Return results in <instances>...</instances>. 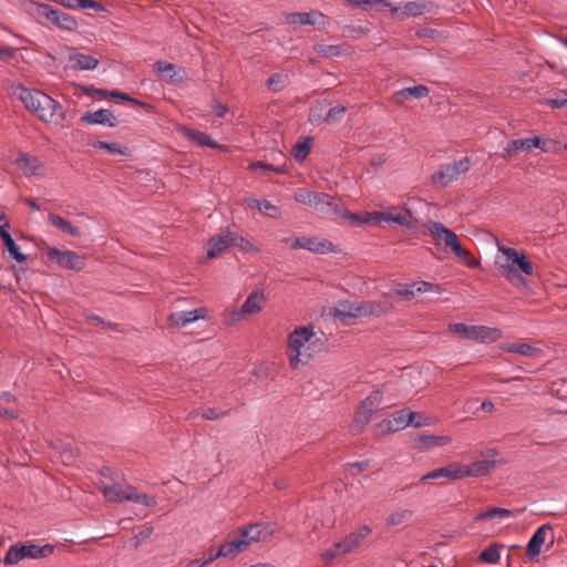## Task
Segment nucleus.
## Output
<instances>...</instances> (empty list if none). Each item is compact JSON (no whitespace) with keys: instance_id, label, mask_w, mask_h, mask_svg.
<instances>
[{"instance_id":"obj_1","label":"nucleus","mask_w":567,"mask_h":567,"mask_svg":"<svg viewBox=\"0 0 567 567\" xmlns=\"http://www.w3.org/2000/svg\"><path fill=\"white\" fill-rule=\"evenodd\" d=\"M348 311L340 310L339 315L343 318H358L363 316H382L390 313L394 309L392 295L385 293L381 300L362 301L360 303L348 305Z\"/></svg>"},{"instance_id":"obj_2","label":"nucleus","mask_w":567,"mask_h":567,"mask_svg":"<svg viewBox=\"0 0 567 567\" xmlns=\"http://www.w3.org/2000/svg\"><path fill=\"white\" fill-rule=\"evenodd\" d=\"M311 337H313V330L311 326L308 327H297L290 334H289V348L292 352L289 354L290 365L293 369H297L299 364L306 365L309 363L312 355H307V360L301 359V348L305 346L306 342H309Z\"/></svg>"},{"instance_id":"obj_3","label":"nucleus","mask_w":567,"mask_h":567,"mask_svg":"<svg viewBox=\"0 0 567 567\" xmlns=\"http://www.w3.org/2000/svg\"><path fill=\"white\" fill-rule=\"evenodd\" d=\"M45 262L48 265L55 262L62 269L80 271L85 267V257L75 251L47 246Z\"/></svg>"},{"instance_id":"obj_4","label":"nucleus","mask_w":567,"mask_h":567,"mask_svg":"<svg viewBox=\"0 0 567 567\" xmlns=\"http://www.w3.org/2000/svg\"><path fill=\"white\" fill-rule=\"evenodd\" d=\"M470 169V159L464 157L451 164L441 165L440 169L431 176L432 185L435 188H444L461 174Z\"/></svg>"},{"instance_id":"obj_5","label":"nucleus","mask_w":567,"mask_h":567,"mask_svg":"<svg viewBox=\"0 0 567 567\" xmlns=\"http://www.w3.org/2000/svg\"><path fill=\"white\" fill-rule=\"evenodd\" d=\"M38 16L44 17L54 27L65 31H76L78 21L74 17L58 9H53L47 3L38 2Z\"/></svg>"},{"instance_id":"obj_6","label":"nucleus","mask_w":567,"mask_h":567,"mask_svg":"<svg viewBox=\"0 0 567 567\" xmlns=\"http://www.w3.org/2000/svg\"><path fill=\"white\" fill-rule=\"evenodd\" d=\"M266 297L262 290H254L246 299L240 309H235L229 315L227 324L240 321L245 316H254L262 310Z\"/></svg>"},{"instance_id":"obj_7","label":"nucleus","mask_w":567,"mask_h":567,"mask_svg":"<svg viewBox=\"0 0 567 567\" xmlns=\"http://www.w3.org/2000/svg\"><path fill=\"white\" fill-rule=\"evenodd\" d=\"M64 118L61 105L48 94L38 90V120L59 123Z\"/></svg>"},{"instance_id":"obj_8","label":"nucleus","mask_w":567,"mask_h":567,"mask_svg":"<svg viewBox=\"0 0 567 567\" xmlns=\"http://www.w3.org/2000/svg\"><path fill=\"white\" fill-rule=\"evenodd\" d=\"M394 210V208H391L388 212H373L372 216H374V224L386 221L395 223L406 227L408 229L416 228L419 219L410 209L405 208L403 213H395Z\"/></svg>"},{"instance_id":"obj_9","label":"nucleus","mask_w":567,"mask_h":567,"mask_svg":"<svg viewBox=\"0 0 567 567\" xmlns=\"http://www.w3.org/2000/svg\"><path fill=\"white\" fill-rule=\"evenodd\" d=\"M423 226L431 231L436 245H440V240L442 239L445 247L450 248L452 252L461 245L457 235L442 223L429 220L426 224H423Z\"/></svg>"},{"instance_id":"obj_10","label":"nucleus","mask_w":567,"mask_h":567,"mask_svg":"<svg viewBox=\"0 0 567 567\" xmlns=\"http://www.w3.org/2000/svg\"><path fill=\"white\" fill-rule=\"evenodd\" d=\"M47 444L62 458V462L70 463L75 460L78 450L74 447L72 439H50Z\"/></svg>"},{"instance_id":"obj_11","label":"nucleus","mask_w":567,"mask_h":567,"mask_svg":"<svg viewBox=\"0 0 567 567\" xmlns=\"http://www.w3.org/2000/svg\"><path fill=\"white\" fill-rule=\"evenodd\" d=\"M498 250L512 260L511 265L517 268L524 275L530 276L534 272L533 264L528 260L524 252H519L517 249L506 246H498Z\"/></svg>"},{"instance_id":"obj_12","label":"nucleus","mask_w":567,"mask_h":567,"mask_svg":"<svg viewBox=\"0 0 567 567\" xmlns=\"http://www.w3.org/2000/svg\"><path fill=\"white\" fill-rule=\"evenodd\" d=\"M324 16L318 11L311 12H291L286 14V21L289 24H300V25H313L320 29L324 25Z\"/></svg>"},{"instance_id":"obj_13","label":"nucleus","mask_w":567,"mask_h":567,"mask_svg":"<svg viewBox=\"0 0 567 567\" xmlns=\"http://www.w3.org/2000/svg\"><path fill=\"white\" fill-rule=\"evenodd\" d=\"M323 195L324 198H320V200H318L316 209L327 215L332 220H339L344 208L342 200L340 198H334L327 193H323Z\"/></svg>"},{"instance_id":"obj_14","label":"nucleus","mask_w":567,"mask_h":567,"mask_svg":"<svg viewBox=\"0 0 567 567\" xmlns=\"http://www.w3.org/2000/svg\"><path fill=\"white\" fill-rule=\"evenodd\" d=\"M7 91L10 96L21 101L27 110L31 113H35V102L32 90L25 87L22 83L14 82L8 85Z\"/></svg>"},{"instance_id":"obj_15","label":"nucleus","mask_w":567,"mask_h":567,"mask_svg":"<svg viewBox=\"0 0 567 567\" xmlns=\"http://www.w3.org/2000/svg\"><path fill=\"white\" fill-rule=\"evenodd\" d=\"M24 558H35V545H12L7 551L3 563L6 565H14Z\"/></svg>"},{"instance_id":"obj_16","label":"nucleus","mask_w":567,"mask_h":567,"mask_svg":"<svg viewBox=\"0 0 567 567\" xmlns=\"http://www.w3.org/2000/svg\"><path fill=\"white\" fill-rule=\"evenodd\" d=\"M271 530H268L267 526L260 523L256 524H249L246 526H243L238 529V534L248 542V546L252 542H264L266 540L270 535Z\"/></svg>"},{"instance_id":"obj_17","label":"nucleus","mask_w":567,"mask_h":567,"mask_svg":"<svg viewBox=\"0 0 567 567\" xmlns=\"http://www.w3.org/2000/svg\"><path fill=\"white\" fill-rule=\"evenodd\" d=\"M551 530V526L549 524H545L538 527L533 534L526 547V555L530 560L540 554L542 546L545 544L547 533Z\"/></svg>"},{"instance_id":"obj_18","label":"nucleus","mask_w":567,"mask_h":567,"mask_svg":"<svg viewBox=\"0 0 567 567\" xmlns=\"http://www.w3.org/2000/svg\"><path fill=\"white\" fill-rule=\"evenodd\" d=\"M496 466V462L495 461H491V460H482V461H477V462H473L472 464H468V465H462L461 464V475H462V478L464 477H480V476H485V475H488L492 470H494Z\"/></svg>"},{"instance_id":"obj_19","label":"nucleus","mask_w":567,"mask_h":567,"mask_svg":"<svg viewBox=\"0 0 567 567\" xmlns=\"http://www.w3.org/2000/svg\"><path fill=\"white\" fill-rule=\"evenodd\" d=\"M207 309L204 307L190 311L175 312L168 316V321L172 326H186L198 319H205L207 317Z\"/></svg>"},{"instance_id":"obj_20","label":"nucleus","mask_w":567,"mask_h":567,"mask_svg":"<svg viewBox=\"0 0 567 567\" xmlns=\"http://www.w3.org/2000/svg\"><path fill=\"white\" fill-rule=\"evenodd\" d=\"M441 477L449 480H461V464L457 462H452L444 467L435 468L432 472H429L427 474L423 475L421 477V482L425 483L429 480H436Z\"/></svg>"},{"instance_id":"obj_21","label":"nucleus","mask_w":567,"mask_h":567,"mask_svg":"<svg viewBox=\"0 0 567 567\" xmlns=\"http://www.w3.org/2000/svg\"><path fill=\"white\" fill-rule=\"evenodd\" d=\"M430 94V89L425 85L419 84L415 86L404 87L391 96V102L402 105L406 99H422Z\"/></svg>"},{"instance_id":"obj_22","label":"nucleus","mask_w":567,"mask_h":567,"mask_svg":"<svg viewBox=\"0 0 567 567\" xmlns=\"http://www.w3.org/2000/svg\"><path fill=\"white\" fill-rule=\"evenodd\" d=\"M230 231L224 234H217L209 238L206 244L207 248V258L214 259L220 254H223L227 248L231 247L230 245Z\"/></svg>"},{"instance_id":"obj_23","label":"nucleus","mask_w":567,"mask_h":567,"mask_svg":"<svg viewBox=\"0 0 567 567\" xmlns=\"http://www.w3.org/2000/svg\"><path fill=\"white\" fill-rule=\"evenodd\" d=\"M182 131H183L184 135L189 141L194 142L195 144H197L199 146H207V147H210L214 150H221V151H225L227 148L225 145H221V144L217 143L216 141L212 140L210 136L208 134H206L205 132L189 128L186 126H183Z\"/></svg>"},{"instance_id":"obj_24","label":"nucleus","mask_w":567,"mask_h":567,"mask_svg":"<svg viewBox=\"0 0 567 567\" xmlns=\"http://www.w3.org/2000/svg\"><path fill=\"white\" fill-rule=\"evenodd\" d=\"M154 71L158 74H164V79L172 84H179L184 81V76L181 73H185L182 69H178L175 64L156 61L153 65Z\"/></svg>"},{"instance_id":"obj_25","label":"nucleus","mask_w":567,"mask_h":567,"mask_svg":"<svg viewBox=\"0 0 567 567\" xmlns=\"http://www.w3.org/2000/svg\"><path fill=\"white\" fill-rule=\"evenodd\" d=\"M248 548V542H246L239 534L238 536L229 542L224 543L218 550L215 553V559L219 557H234L239 553Z\"/></svg>"},{"instance_id":"obj_26","label":"nucleus","mask_w":567,"mask_h":567,"mask_svg":"<svg viewBox=\"0 0 567 567\" xmlns=\"http://www.w3.org/2000/svg\"><path fill=\"white\" fill-rule=\"evenodd\" d=\"M81 122L87 124H107L111 127L116 126V117L110 110L100 109L96 112H87L81 116Z\"/></svg>"},{"instance_id":"obj_27","label":"nucleus","mask_w":567,"mask_h":567,"mask_svg":"<svg viewBox=\"0 0 567 567\" xmlns=\"http://www.w3.org/2000/svg\"><path fill=\"white\" fill-rule=\"evenodd\" d=\"M422 419V413L419 412H410L405 409L396 411L393 414V424L396 431L404 429L408 425H412L414 427L424 426V422H414V419Z\"/></svg>"},{"instance_id":"obj_28","label":"nucleus","mask_w":567,"mask_h":567,"mask_svg":"<svg viewBox=\"0 0 567 567\" xmlns=\"http://www.w3.org/2000/svg\"><path fill=\"white\" fill-rule=\"evenodd\" d=\"M374 411L364 405L362 402L359 404L352 424H351V432L353 434H359L363 431V429L368 425L370 422L371 416L373 415Z\"/></svg>"},{"instance_id":"obj_29","label":"nucleus","mask_w":567,"mask_h":567,"mask_svg":"<svg viewBox=\"0 0 567 567\" xmlns=\"http://www.w3.org/2000/svg\"><path fill=\"white\" fill-rule=\"evenodd\" d=\"M303 249L316 254H327L336 251L334 245L328 239H318L317 237H303Z\"/></svg>"},{"instance_id":"obj_30","label":"nucleus","mask_w":567,"mask_h":567,"mask_svg":"<svg viewBox=\"0 0 567 567\" xmlns=\"http://www.w3.org/2000/svg\"><path fill=\"white\" fill-rule=\"evenodd\" d=\"M70 61L73 62L74 70H94L99 65V60L93 55L74 52L70 54Z\"/></svg>"},{"instance_id":"obj_31","label":"nucleus","mask_w":567,"mask_h":567,"mask_svg":"<svg viewBox=\"0 0 567 567\" xmlns=\"http://www.w3.org/2000/svg\"><path fill=\"white\" fill-rule=\"evenodd\" d=\"M48 219L52 226L56 227L62 233L69 234V235L75 236V237L81 236L80 229L76 226L72 225L69 220L64 219L63 217L51 213V214H49Z\"/></svg>"},{"instance_id":"obj_32","label":"nucleus","mask_w":567,"mask_h":567,"mask_svg":"<svg viewBox=\"0 0 567 567\" xmlns=\"http://www.w3.org/2000/svg\"><path fill=\"white\" fill-rule=\"evenodd\" d=\"M373 212L364 213V214H358V213H351L347 208H343V212L341 214L340 219L342 220H349L350 225H368V224H374V216Z\"/></svg>"},{"instance_id":"obj_33","label":"nucleus","mask_w":567,"mask_h":567,"mask_svg":"<svg viewBox=\"0 0 567 567\" xmlns=\"http://www.w3.org/2000/svg\"><path fill=\"white\" fill-rule=\"evenodd\" d=\"M520 151H530L527 138L512 140L507 143V146L501 157L505 161H511L512 157Z\"/></svg>"},{"instance_id":"obj_34","label":"nucleus","mask_w":567,"mask_h":567,"mask_svg":"<svg viewBox=\"0 0 567 567\" xmlns=\"http://www.w3.org/2000/svg\"><path fill=\"white\" fill-rule=\"evenodd\" d=\"M451 442L450 436H440V435H419L416 439V444L419 449H430L433 446H442L446 445Z\"/></svg>"},{"instance_id":"obj_35","label":"nucleus","mask_w":567,"mask_h":567,"mask_svg":"<svg viewBox=\"0 0 567 567\" xmlns=\"http://www.w3.org/2000/svg\"><path fill=\"white\" fill-rule=\"evenodd\" d=\"M312 143L313 138L310 136L305 137L302 141L299 140L291 151V155L293 156V158L297 162H303L311 151Z\"/></svg>"},{"instance_id":"obj_36","label":"nucleus","mask_w":567,"mask_h":567,"mask_svg":"<svg viewBox=\"0 0 567 567\" xmlns=\"http://www.w3.org/2000/svg\"><path fill=\"white\" fill-rule=\"evenodd\" d=\"M502 275L514 286H527V280L524 278V274L517 270L514 265H503Z\"/></svg>"},{"instance_id":"obj_37","label":"nucleus","mask_w":567,"mask_h":567,"mask_svg":"<svg viewBox=\"0 0 567 567\" xmlns=\"http://www.w3.org/2000/svg\"><path fill=\"white\" fill-rule=\"evenodd\" d=\"M477 338L480 342H495L502 337V331L498 328H489L485 326H476Z\"/></svg>"},{"instance_id":"obj_38","label":"nucleus","mask_w":567,"mask_h":567,"mask_svg":"<svg viewBox=\"0 0 567 567\" xmlns=\"http://www.w3.org/2000/svg\"><path fill=\"white\" fill-rule=\"evenodd\" d=\"M295 197L298 203H301L303 205H308L310 207L316 208V206L318 205V200H320V198H324V195H323V193H319V192L299 189L296 193Z\"/></svg>"},{"instance_id":"obj_39","label":"nucleus","mask_w":567,"mask_h":567,"mask_svg":"<svg viewBox=\"0 0 567 567\" xmlns=\"http://www.w3.org/2000/svg\"><path fill=\"white\" fill-rule=\"evenodd\" d=\"M449 329L455 334H460L464 340H476V326H466L465 323H450Z\"/></svg>"},{"instance_id":"obj_40","label":"nucleus","mask_w":567,"mask_h":567,"mask_svg":"<svg viewBox=\"0 0 567 567\" xmlns=\"http://www.w3.org/2000/svg\"><path fill=\"white\" fill-rule=\"evenodd\" d=\"M1 238L11 258L16 259L18 262H23L27 260V255L21 252L20 247L17 245L10 233L3 234V237Z\"/></svg>"},{"instance_id":"obj_41","label":"nucleus","mask_w":567,"mask_h":567,"mask_svg":"<svg viewBox=\"0 0 567 567\" xmlns=\"http://www.w3.org/2000/svg\"><path fill=\"white\" fill-rule=\"evenodd\" d=\"M501 349L506 352L516 353L524 357H533L538 351V349L528 343H508L503 344Z\"/></svg>"},{"instance_id":"obj_42","label":"nucleus","mask_w":567,"mask_h":567,"mask_svg":"<svg viewBox=\"0 0 567 567\" xmlns=\"http://www.w3.org/2000/svg\"><path fill=\"white\" fill-rule=\"evenodd\" d=\"M512 516V511L501 507H489L486 511L480 513L475 519L476 520H488L493 518H504Z\"/></svg>"},{"instance_id":"obj_43","label":"nucleus","mask_w":567,"mask_h":567,"mask_svg":"<svg viewBox=\"0 0 567 567\" xmlns=\"http://www.w3.org/2000/svg\"><path fill=\"white\" fill-rule=\"evenodd\" d=\"M230 245L237 247L241 251H258V249L246 238L236 231H230Z\"/></svg>"},{"instance_id":"obj_44","label":"nucleus","mask_w":567,"mask_h":567,"mask_svg":"<svg viewBox=\"0 0 567 567\" xmlns=\"http://www.w3.org/2000/svg\"><path fill=\"white\" fill-rule=\"evenodd\" d=\"M92 146L97 147L100 150H105L111 154H120V155H124V156H127L130 154L128 147H122L116 142L109 143V142H104V141H97L95 143H93Z\"/></svg>"},{"instance_id":"obj_45","label":"nucleus","mask_w":567,"mask_h":567,"mask_svg":"<svg viewBox=\"0 0 567 567\" xmlns=\"http://www.w3.org/2000/svg\"><path fill=\"white\" fill-rule=\"evenodd\" d=\"M466 266L471 269H476L481 266L480 260L475 259L473 255L462 246V244L453 251Z\"/></svg>"},{"instance_id":"obj_46","label":"nucleus","mask_w":567,"mask_h":567,"mask_svg":"<svg viewBox=\"0 0 567 567\" xmlns=\"http://www.w3.org/2000/svg\"><path fill=\"white\" fill-rule=\"evenodd\" d=\"M412 516H413V511H411V509H401V511L392 513L386 518L385 524L389 527L390 526L401 525V524L405 523L406 520H409Z\"/></svg>"},{"instance_id":"obj_47","label":"nucleus","mask_w":567,"mask_h":567,"mask_svg":"<svg viewBox=\"0 0 567 567\" xmlns=\"http://www.w3.org/2000/svg\"><path fill=\"white\" fill-rule=\"evenodd\" d=\"M478 559L486 564H496L499 560V551L497 545H492L481 551Z\"/></svg>"},{"instance_id":"obj_48","label":"nucleus","mask_w":567,"mask_h":567,"mask_svg":"<svg viewBox=\"0 0 567 567\" xmlns=\"http://www.w3.org/2000/svg\"><path fill=\"white\" fill-rule=\"evenodd\" d=\"M313 50L320 54L322 58H331L338 56L341 54V45H332V44H316Z\"/></svg>"},{"instance_id":"obj_49","label":"nucleus","mask_w":567,"mask_h":567,"mask_svg":"<svg viewBox=\"0 0 567 567\" xmlns=\"http://www.w3.org/2000/svg\"><path fill=\"white\" fill-rule=\"evenodd\" d=\"M411 288L414 290V296L416 293L427 292V291H434L437 293L443 291V289L441 288L440 285H435V284H432L429 281H423V280L412 282Z\"/></svg>"},{"instance_id":"obj_50","label":"nucleus","mask_w":567,"mask_h":567,"mask_svg":"<svg viewBox=\"0 0 567 567\" xmlns=\"http://www.w3.org/2000/svg\"><path fill=\"white\" fill-rule=\"evenodd\" d=\"M16 163L25 176L35 175V166L31 163L30 157L25 154L21 153Z\"/></svg>"},{"instance_id":"obj_51","label":"nucleus","mask_w":567,"mask_h":567,"mask_svg":"<svg viewBox=\"0 0 567 567\" xmlns=\"http://www.w3.org/2000/svg\"><path fill=\"white\" fill-rule=\"evenodd\" d=\"M66 545L59 543L55 545L47 544L44 546H38V558H47L54 551L64 553Z\"/></svg>"},{"instance_id":"obj_52","label":"nucleus","mask_w":567,"mask_h":567,"mask_svg":"<svg viewBox=\"0 0 567 567\" xmlns=\"http://www.w3.org/2000/svg\"><path fill=\"white\" fill-rule=\"evenodd\" d=\"M390 293L392 297L396 296L403 300H411L414 297V290L411 288V285L406 284H396Z\"/></svg>"},{"instance_id":"obj_53","label":"nucleus","mask_w":567,"mask_h":567,"mask_svg":"<svg viewBox=\"0 0 567 567\" xmlns=\"http://www.w3.org/2000/svg\"><path fill=\"white\" fill-rule=\"evenodd\" d=\"M346 112L347 107L343 105H337L334 107H331L324 117V122H327L328 124H333L340 121Z\"/></svg>"},{"instance_id":"obj_54","label":"nucleus","mask_w":567,"mask_h":567,"mask_svg":"<svg viewBox=\"0 0 567 567\" xmlns=\"http://www.w3.org/2000/svg\"><path fill=\"white\" fill-rule=\"evenodd\" d=\"M259 205H260V207L258 210H260L265 215H267L271 218H276V219H279L281 217V212H280L279 207L272 205L270 202L264 199V200H261V204H259Z\"/></svg>"},{"instance_id":"obj_55","label":"nucleus","mask_w":567,"mask_h":567,"mask_svg":"<svg viewBox=\"0 0 567 567\" xmlns=\"http://www.w3.org/2000/svg\"><path fill=\"white\" fill-rule=\"evenodd\" d=\"M381 400L382 391L374 390L365 400L362 401V403L375 412L379 410Z\"/></svg>"},{"instance_id":"obj_56","label":"nucleus","mask_w":567,"mask_h":567,"mask_svg":"<svg viewBox=\"0 0 567 567\" xmlns=\"http://www.w3.org/2000/svg\"><path fill=\"white\" fill-rule=\"evenodd\" d=\"M361 542L362 540L359 538L358 534L354 532L350 533L343 540H341L343 545V554H348L353 550Z\"/></svg>"},{"instance_id":"obj_57","label":"nucleus","mask_w":567,"mask_h":567,"mask_svg":"<svg viewBox=\"0 0 567 567\" xmlns=\"http://www.w3.org/2000/svg\"><path fill=\"white\" fill-rule=\"evenodd\" d=\"M396 432L393 421L391 420H383L380 423H378L374 427V434L377 436H384L389 433Z\"/></svg>"},{"instance_id":"obj_58","label":"nucleus","mask_w":567,"mask_h":567,"mask_svg":"<svg viewBox=\"0 0 567 567\" xmlns=\"http://www.w3.org/2000/svg\"><path fill=\"white\" fill-rule=\"evenodd\" d=\"M343 554V545L341 542H338L333 544L332 547L327 549L324 553L321 554V557L326 561H330L336 557L342 556Z\"/></svg>"},{"instance_id":"obj_59","label":"nucleus","mask_w":567,"mask_h":567,"mask_svg":"<svg viewBox=\"0 0 567 567\" xmlns=\"http://www.w3.org/2000/svg\"><path fill=\"white\" fill-rule=\"evenodd\" d=\"M267 87L272 92H279L285 87L284 76L280 73H274L266 82Z\"/></svg>"},{"instance_id":"obj_60","label":"nucleus","mask_w":567,"mask_h":567,"mask_svg":"<svg viewBox=\"0 0 567 567\" xmlns=\"http://www.w3.org/2000/svg\"><path fill=\"white\" fill-rule=\"evenodd\" d=\"M425 8H426L425 3L408 2L404 6V13L408 17H417V16H421L424 13Z\"/></svg>"},{"instance_id":"obj_61","label":"nucleus","mask_w":567,"mask_h":567,"mask_svg":"<svg viewBox=\"0 0 567 567\" xmlns=\"http://www.w3.org/2000/svg\"><path fill=\"white\" fill-rule=\"evenodd\" d=\"M349 2L355 7L367 10L369 7L374 4H381L383 7H391V3L386 0H349Z\"/></svg>"},{"instance_id":"obj_62","label":"nucleus","mask_w":567,"mask_h":567,"mask_svg":"<svg viewBox=\"0 0 567 567\" xmlns=\"http://www.w3.org/2000/svg\"><path fill=\"white\" fill-rule=\"evenodd\" d=\"M81 92L85 95H97L99 97H109V91L104 89H96L93 85H78Z\"/></svg>"},{"instance_id":"obj_63","label":"nucleus","mask_w":567,"mask_h":567,"mask_svg":"<svg viewBox=\"0 0 567 567\" xmlns=\"http://www.w3.org/2000/svg\"><path fill=\"white\" fill-rule=\"evenodd\" d=\"M230 413V410H226V411H223V412H218V410L216 408H206V409H203V412H202V416L205 419V420H217L221 416H226Z\"/></svg>"},{"instance_id":"obj_64","label":"nucleus","mask_w":567,"mask_h":567,"mask_svg":"<svg viewBox=\"0 0 567 567\" xmlns=\"http://www.w3.org/2000/svg\"><path fill=\"white\" fill-rule=\"evenodd\" d=\"M124 499H133L134 502L146 506H153L156 504L155 499L153 497H150L147 494H135L134 497L132 495H126Z\"/></svg>"}]
</instances>
